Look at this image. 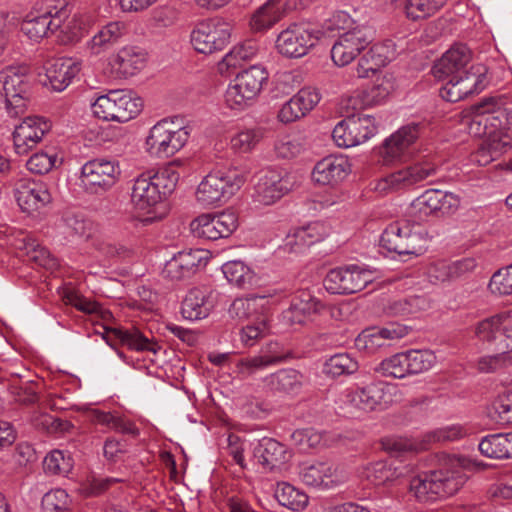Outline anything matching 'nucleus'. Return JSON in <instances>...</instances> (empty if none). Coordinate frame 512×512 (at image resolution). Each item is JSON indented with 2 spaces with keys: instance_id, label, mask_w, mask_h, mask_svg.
Listing matches in <instances>:
<instances>
[{
  "instance_id": "obj_61",
  "label": "nucleus",
  "mask_w": 512,
  "mask_h": 512,
  "mask_svg": "<svg viewBox=\"0 0 512 512\" xmlns=\"http://www.w3.org/2000/svg\"><path fill=\"white\" fill-rule=\"evenodd\" d=\"M509 365H512V355L507 351H499L495 355L481 357L477 368L483 373H493Z\"/></svg>"
},
{
  "instance_id": "obj_24",
  "label": "nucleus",
  "mask_w": 512,
  "mask_h": 512,
  "mask_svg": "<svg viewBox=\"0 0 512 512\" xmlns=\"http://www.w3.org/2000/svg\"><path fill=\"white\" fill-rule=\"evenodd\" d=\"M471 60L470 50L466 45L460 44L452 46L443 54L441 59L435 63L432 73L435 78L445 80L453 75H463L467 65Z\"/></svg>"
},
{
  "instance_id": "obj_62",
  "label": "nucleus",
  "mask_w": 512,
  "mask_h": 512,
  "mask_svg": "<svg viewBox=\"0 0 512 512\" xmlns=\"http://www.w3.org/2000/svg\"><path fill=\"white\" fill-rule=\"evenodd\" d=\"M257 52L256 46L253 42H245L241 45L234 47L223 58V63L228 67H237L241 61L251 59Z\"/></svg>"
},
{
  "instance_id": "obj_9",
  "label": "nucleus",
  "mask_w": 512,
  "mask_h": 512,
  "mask_svg": "<svg viewBox=\"0 0 512 512\" xmlns=\"http://www.w3.org/2000/svg\"><path fill=\"white\" fill-rule=\"evenodd\" d=\"M440 167L437 157L427 154L419 156L412 164L385 177L379 187L382 190H403L435 176Z\"/></svg>"
},
{
  "instance_id": "obj_2",
  "label": "nucleus",
  "mask_w": 512,
  "mask_h": 512,
  "mask_svg": "<svg viewBox=\"0 0 512 512\" xmlns=\"http://www.w3.org/2000/svg\"><path fill=\"white\" fill-rule=\"evenodd\" d=\"M178 179V174L170 169H163L153 174L142 173L134 180L132 186V204L138 210L149 212L174 191Z\"/></svg>"
},
{
  "instance_id": "obj_31",
  "label": "nucleus",
  "mask_w": 512,
  "mask_h": 512,
  "mask_svg": "<svg viewBox=\"0 0 512 512\" xmlns=\"http://www.w3.org/2000/svg\"><path fill=\"white\" fill-rule=\"evenodd\" d=\"M393 56L390 46L384 43L372 45L359 59L356 74L358 78H368L375 75L386 66Z\"/></svg>"
},
{
  "instance_id": "obj_38",
  "label": "nucleus",
  "mask_w": 512,
  "mask_h": 512,
  "mask_svg": "<svg viewBox=\"0 0 512 512\" xmlns=\"http://www.w3.org/2000/svg\"><path fill=\"white\" fill-rule=\"evenodd\" d=\"M410 468L395 461H378L371 464L367 469V478L374 485H384L398 478L406 476Z\"/></svg>"
},
{
  "instance_id": "obj_39",
  "label": "nucleus",
  "mask_w": 512,
  "mask_h": 512,
  "mask_svg": "<svg viewBox=\"0 0 512 512\" xmlns=\"http://www.w3.org/2000/svg\"><path fill=\"white\" fill-rule=\"evenodd\" d=\"M335 474L336 468L332 464L318 462L303 468L300 476L308 486L329 488L337 482L334 480Z\"/></svg>"
},
{
  "instance_id": "obj_41",
  "label": "nucleus",
  "mask_w": 512,
  "mask_h": 512,
  "mask_svg": "<svg viewBox=\"0 0 512 512\" xmlns=\"http://www.w3.org/2000/svg\"><path fill=\"white\" fill-rule=\"evenodd\" d=\"M36 10L43 17L48 18V21H51L53 29H61L62 32H65V29L69 27L66 25V20L70 15L67 0H42Z\"/></svg>"
},
{
  "instance_id": "obj_58",
  "label": "nucleus",
  "mask_w": 512,
  "mask_h": 512,
  "mask_svg": "<svg viewBox=\"0 0 512 512\" xmlns=\"http://www.w3.org/2000/svg\"><path fill=\"white\" fill-rule=\"evenodd\" d=\"M494 295L507 296L512 294V264L496 271L488 285Z\"/></svg>"
},
{
  "instance_id": "obj_46",
  "label": "nucleus",
  "mask_w": 512,
  "mask_h": 512,
  "mask_svg": "<svg viewBox=\"0 0 512 512\" xmlns=\"http://www.w3.org/2000/svg\"><path fill=\"white\" fill-rule=\"evenodd\" d=\"M47 19L35 10V12L29 13L21 23V31L31 40L37 41L47 36L49 32L53 33L58 30L53 29L51 21Z\"/></svg>"
},
{
  "instance_id": "obj_40",
  "label": "nucleus",
  "mask_w": 512,
  "mask_h": 512,
  "mask_svg": "<svg viewBox=\"0 0 512 512\" xmlns=\"http://www.w3.org/2000/svg\"><path fill=\"white\" fill-rule=\"evenodd\" d=\"M266 385L281 393L298 392L303 384V375L294 369H281L265 378Z\"/></svg>"
},
{
  "instance_id": "obj_17",
  "label": "nucleus",
  "mask_w": 512,
  "mask_h": 512,
  "mask_svg": "<svg viewBox=\"0 0 512 512\" xmlns=\"http://www.w3.org/2000/svg\"><path fill=\"white\" fill-rule=\"evenodd\" d=\"M460 206V198L454 193L428 189L411 204V212L420 220L429 215H451Z\"/></svg>"
},
{
  "instance_id": "obj_59",
  "label": "nucleus",
  "mask_w": 512,
  "mask_h": 512,
  "mask_svg": "<svg viewBox=\"0 0 512 512\" xmlns=\"http://www.w3.org/2000/svg\"><path fill=\"white\" fill-rule=\"evenodd\" d=\"M275 153L278 157L283 159H291L300 155L304 149L305 144L300 137L285 136L275 143Z\"/></svg>"
},
{
  "instance_id": "obj_1",
  "label": "nucleus",
  "mask_w": 512,
  "mask_h": 512,
  "mask_svg": "<svg viewBox=\"0 0 512 512\" xmlns=\"http://www.w3.org/2000/svg\"><path fill=\"white\" fill-rule=\"evenodd\" d=\"M470 461L462 456L442 455L440 467L412 479L411 490L420 501H435L454 495L465 484Z\"/></svg>"
},
{
  "instance_id": "obj_43",
  "label": "nucleus",
  "mask_w": 512,
  "mask_h": 512,
  "mask_svg": "<svg viewBox=\"0 0 512 512\" xmlns=\"http://www.w3.org/2000/svg\"><path fill=\"white\" fill-rule=\"evenodd\" d=\"M281 19V7L278 0H268L252 15L250 26L255 32H264L273 27Z\"/></svg>"
},
{
  "instance_id": "obj_6",
  "label": "nucleus",
  "mask_w": 512,
  "mask_h": 512,
  "mask_svg": "<svg viewBox=\"0 0 512 512\" xmlns=\"http://www.w3.org/2000/svg\"><path fill=\"white\" fill-rule=\"evenodd\" d=\"M26 66H10L0 73V91L5 97L6 110L11 117L23 115L30 99V76Z\"/></svg>"
},
{
  "instance_id": "obj_60",
  "label": "nucleus",
  "mask_w": 512,
  "mask_h": 512,
  "mask_svg": "<svg viewBox=\"0 0 512 512\" xmlns=\"http://www.w3.org/2000/svg\"><path fill=\"white\" fill-rule=\"evenodd\" d=\"M393 90V83L386 76H378L376 81L367 91H365V103L367 105H375L388 97Z\"/></svg>"
},
{
  "instance_id": "obj_25",
  "label": "nucleus",
  "mask_w": 512,
  "mask_h": 512,
  "mask_svg": "<svg viewBox=\"0 0 512 512\" xmlns=\"http://www.w3.org/2000/svg\"><path fill=\"white\" fill-rule=\"evenodd\" d=\"M350 163L343 156H327L316 163L312 171L313 180L321 185H336L350 173Z\"/></svg>"
},
{
  "instance_id": "obj_13",
  "label": "nucleus",
  "mask_w": 512,
  "mask_h": 512,
  "mask_svg": "<svg viewBox=\"0 0 512 512\" xmlns=\"http://www.w3.org/2000/svg\"><path fill=\"white\" fill-rule=\"evenodd\" d=\"M372 281L371 270L351 265L330 270L324 278V287L332 294H353L363 290Z\"/></svg>"
},
{
  "instance_id": "obj_29",
  "label": "nucleus",
  "mask_w": 512,
  "mask_h": 512,
  "mask_svg": "<svg viewBox=\"0 0 512 512\" xmlns=\"http://www.w3.org/2000/svg\"><path fill=\"white\" fill-rule=\"evenodd\" d=\"M287 182L273 170L263 172L255 186V201L262 205H272L287 193Z\"/></svg>"
},
{
  "instance_id": "obj_49",
  "label": "nucleus",
  "mask_w": 512,
  "mask_h": 512,
  "mask_svg": "<svg viewBox=\"0 0 512 512\" xmlns=\"http://www.w3.org/2000/svg\"><path fill=\"white\" fill-rule=\"evenodd\" d=\"M503 315H494L479 321L474 327L475 337L484 343L492 344L496 347L501 332Z\"/></svg>"
},
{
  "instance_id": "obj_33",
  "label": "nucleus",
  "mask_w": 512,
  "mask_h": 512,
  "mask_svg": "<svg viewBox=\"0 0 512 512\" xmlns=\"http://www.w3.org/2000/svg\"><path fill=\"white\" fill-rule=\"evenodd\" d=\"M258 462L270 471L280 468L290 458L287 448L272 438H263L254 449Z\"/></svg>"
},
{
  "instance_id": "obj_10",
  "label": "nucleus",
  "mask_w": 512,
  "mask_h": 512,
  "mask_svg": "<svg viewBox=\"0 0 512 512\" xmlns=\"http://www.w3.org/2000/svg\"><path fill=\"white\" fill-rule=\"evenodd\" d=\"M268 79L265 68L253 65L237 74L225 94V100L232 109H243L261 91L263 83Z\"/></svg>"
},
{
  "instance_id": "obj_19",
  "label": "nucleus",
  "mask_w": 512,
  "mask_h": 512,
  "mask_svg": "<svg viewBox=\"0 0 512 512\" xmlns=\"http://www.w3.org/2000/svg\"><path fill=\"white\" fill-rule=\"evenodd\" d=\"M50 129V122L43 117L28 116L24 118L13 131L15 152L19 155L27 154L42 141Z\"/></svg>"
},
{
  "instance_id": "obj_23",
  "label": "nucleus",
  "mask_w": 512,
  "mask_h": 512,
  "mask_svg": "<svg viewBox=\"0 0 512 512\" xmlns=\"http://www.w3.org/2000/svg\"><path fill=\"white\" fill-rule=\"evenodd\" d=\"M204 254L205 252L201 249L178 252L165 263L162 270L163 277L171 281H180L191 277L205 259Z\"/></svg>"
},
{
  "instance_id": "obj_14",
  "label": "nucleus",
  "mask_w": 512,
  "mask_h": 512,
  "mask_svg": "<svg viewBox=\"0 0 512 512\" xmlns=\"http://www.w3.org/2000/svg\"><path fill=\"white\" fill-rule=\"evenodd\" d=\"M377 130L375 118L370 115L348 116L334 127L332 138L338 147L349 148L366 142Z\"/></svg>"
},
{
  "instance_id": "obj_34",
  "label": "nucleus",
  "mask_w": 512,
  "mask_h": 512,
  "mask_svg": "<svg viewBox=\"0 0 512 512\" xmlns=\"http://www.w3.org/2000/svg\"><path fill=\"white\" fill-rule=\"evenodd\" d=\"M211 292L206 288L195 287L189 290L181 306V313L185 319L200 320L206 318L213 303L210 301Z\"/></svg>"
},
{
  "instance_id": "obj_8",
  "label": "nucleus",
  "mask_w": 512,
  "mask_h": 512,
  "mask_svg": "<svg viewBox=\"0 0 512 512\" xmlns=\"http://www.w3.org/2000/svg\"><path fill=\"white\" fill-rule=\"evenodd\" d=\"M142 100L123 90H112L92 104L93 114L105 121L127 122L142 110Z\"/></svg>"
},
{
  "instance_id": "obj_63",
  "label": "nucleus",
  "mask_w": 512,
  "mask_h": 512,
  "mask_svg": "<svg viewBox=\"0 0 512 512\" xmlns=\"http://www.w3.org/2000/svg\"><path fill=\"white\" fill-rule=\"evenodd\" d=\"M25 249L27 250V254L30 256V259L35 261L38 265L45 268H53L57 266L56 259L51 256L50 252L45 247L38 244L36 240L29 238L25 245Z\"/></svg>"
},
{
  "instance_id": "obj_3",
  "label": "nucleus",
  "mask_w": 512,
  "mask_h": 512,
  "mask_svg": "<svg viewBox=\"0 0 512 512\" xmlns=\"http://www.w3.org/2000/svg\"><path fill=\"white\" fill-rule=\"evenodd\" d=\"M245 177L237 169L211 172L198 185L196 199L203 207L227 201L244 184Z\"/></svg>"
},
{
  "instance_id": "obj_47",
  "label": "nucleus",
  "mask_w": 512,
  "mask_h": 512,
  "mask_svg": "<svg viewBox=\"0 0 512 512\" xmlns=\"http://www.w3.org/2000/svg\"><path fill=\"white\" fill-rule=\"evenodd\" d=\"M427 307L428 301L425 297L410 296L389 302L385 307V312L389 316H409L425 310Z\"/></svg>"
},
{
  "instance_id": "obj_32",
  "label": "nucleus",
  "mask_w": 512,
  "mask_h": 512,
  "mask_svg": "<svg viewBox=\"0 0 512 512\" xmlns=\"http://www.w3.org/2000/svg\"><path fill=\"white\" fill-rule=\"evenodd\" d=\"M270 305V297L253 294L248 297L236 298L229 307V315L233 319L246 320L251 317L259 319L266 315Z\"/></svg>"
},
{
  "instance_id": "obj_16",
  "label": "nucleus",
  "mask_w": 512,
  "mask_h": 512,
  "mask_svg": "<svg viewBox=\"0 0 512 512\" xmlns=\"http://www.w3.org/2000/svg\"><path fill=\"white\" fill-rule=\"evenodd\" d=\"M420 242V235L413 232L408 221L389 224L380 237V246L398 255H420L423 250Z\"/></svg>"
},
{
  "instance_id": "obj_48",
  "label": "nucleus",
  "mask_w": 512,
  "mask_h": 512,
  "mask_svg": "<svg viewBox=\"0 0 512 512\" xmlns=\"http://www.w3.org/2000/svg\"><path fill=\"white\" fill-rule=\"evenodd\" d=\"M222 271L226 279L239 288H246L253 283L254 272L242 261H229L222 266Z\"/></svg>"
},
{
  "instance_id": "obj_4",
  "label": "nucleus",
  "mask_w": 512,
  "mask_h": 512,
  "mask_svg": "<svg viewBox=\"0 0 512 512\" xmlns=\"http://www.w3.org/2000/svg\"><path fill=\"white\" fill-rule=\"evenodd\" d=\"M507 97L497 95L485 97L473 106L474 117L470 130L475 135H491L511 124L512 114L506 107Z\"/></svg>"
},
{
  "instance_id": "obj_56",
  "label": "nucleus",
  "mask_w": 512,
  "mask_h": 512,
  "mask_svg": "<svg viewBox=\"0 0 512 512\" xmlns=\"http://www.w3.org/2000/svg\"><path fill=\"white\" fill-rule=\"evenodd\" d=\"M376 371L381 373L382 376L392 378H404L409 375L405 352L384 359Z\"/></svg>"
},
{
  "instance_id": "obj_37",
  "label": "nucleus",
  "mask_w": 512,
  "mask_h": 512,
  "mask_svg": "<svg viewBox=\"0 0 512 512\" xmlns=\"http://www.w3.org/2000/svg\"><path fill=\"white\" fill-rule=\"evenodd\" d=\"M479 451L488 458H512V432L485 436L479 443Z\"/></svg>"
},
{
  "instance_id": "obj_44",
  "label": "nucleus",
  "mask_w": 512,
  "mask_h": 512,
  "mask_svg": "<svg viewBox=\"0 0 512 512\" xmlns=\"http://www.w3.org/2000/svg\"><path fill=\"white\" fill-rule=\"evenodd\" d=\"M275 497L280 505L292 510L301 511L308 504V496L288 483L278 484Z\"/></svg>"
},
{
  "instance_id": "obj_15",
  "label": "nucleus",
  "mask_w": 512,
  "mask_h": 512,
  "mask_svg": "<svg viewBox=\"0 0 512 512\" xmlns=\"http://www.w3.org/2000/svg\"><path fill=\"white\" fill-rule=\"evenodd\" d=\"M373 41L370 29L356 25L352 30L339 34L331 49V58L337 66L350 64Z\"/></svg>"
},
{
  "instance_id": "obj_27",
  "label": "nucleus",
  "mask_w": 512,
  "mask_h": 512,
  "mask_svg": "<svg viewBox=\"0 0 512 512\" xmlns=\"http://www.w3.org/2000/svg\"><path fill=\"white\" fill-rule=\"evenodd\" d=\"M408 334V328L404 325L391 323L381 329H367L363 331L355 340L358 349L373 353L378 348L386 345V340H394L405 337Z\"/></svg>"
},
{
  "instance_id": "obj_53",
  "label": "nucleus",
  "mask_w": 512,
  "mask_h": 512,
  "mask_svg": "<svg viewBox=\"0 0 512 512\" xmlns=\"http://www.w3.org/2000/svg\"><path fill=\"white\" fill-rule=\"evenodd\" d=\"M358 369V363L347 353L331 356L324 365V372L332 377L352 374Z\"/></svg>"
},
{
  "instance_id": "obj_18",
  "label": "nucleus",
  "mask_w": 512,
  "mask_h": 512,
  "mask_svg": "<svg viewBox=\"0 0 512 512\" xmlns=\"http://www.w3.org/2000/svg\"><path fill=\"white\" fill-rule=\"evenodd\" d=\"M422 126L419 123H411L401 127L389 138L381 148L380 154L386 164L397 160H403L412 154L413 145L421 134Z\"/></svg>"
},
{
  "instance_id": "obj_51",
  "label": "nucleus",
  "mask_w": 512,
  "mask_h": 512,
  "mask_svg": "<svg viewBox=\"0 0 512 512\" xmlns=\"http://www.w3.org/2000/svg\"><path fill=\"white\" fill-rule=\"evenodd\" d=\"M489 416L498 425L512 424V391H505L495 398Z\"/></svg>"
},
{
  "instance_id": "obj_30",
  "label": "nucleus",
  "mask_w": 512,
  "mask_h": 512,
  "mask_svg": "<svg viewBox=\"0 0 512 512\" xmlns=\"http://www.w3.org/2000/svg\"><path fill=\"white\" fill-rule=\"evenodd\" d=\"M447 83L440 89V96L448 102H458L477 91L479 75L464 71L463 75L448 77Z\"/></svg>"
},
{
  "instance_id": "obj_42",
  "label": "nucleus",
  "mask_w": 512,
  "mask_h": 512,
  "mask_svg": "<svg viewBox=\"0 0 512 512\" xmlns=\"http://www.w3.org/2000/svg\"><path fill=\"white\" fill-rule=\"evenodd\" d=\"M127 33V25L124 22H110L104 26L90 41V47L94 54H99L110 45L116 43Z\"/></svg>"
},
{
  "instance_id": "obj_50",
  "label": "nucleus",
  "mask_w": 512,
  "mask_h": 512,
  "mask_svg": "<svg viewBox=\"0 0 512 512\" xmlns=\"http://www.w3.org/2000/svg\"><path fill=\"white\" fill-rule=\"evenodd\" d=\"M74 461L69 452L52 450L43 461L45 473L50 475H67L73 468Z\"/></svg>"
},
{
  "instance_id": "obj_7",
  "label": "nucleus",
  "mask_w": 512,
  "mask_h": 512,
  "mask_svg": "<svg viewBox=\"0 0 512 512\" xmlns=\"http://www.w3.org/2000/svg\"><path fill=\"white\" fill-rule=\"evenodd\" d=\"M189 136L187 127L163 119L150 129L146 139L147 151L157 158L171 157L184 147Z\"/></svg>"
},
{
  "instance_id": "obj_5",
  "label": "nucleus",
  "mask_w": 512,
  "mask_h": 512,
  "mask_svg": "<svg viewBox=\"0 0 512 512\" xmlns=\"http://www.w3.org/2000/svg\"><path fill=\"white\" fill-rule=\"evenodd\" d=\"M322 32L311 24L294 22L283 29L275 40L278 54L287 59H298L307 55L319 42Z\"/></svg>"
},
{
  "instance_id": "obj_64",
  "label": "nucleus",
  "mask_w": 512,
  "mask_h": 512,
  "mask_svg": "<svg viewBox=\"0 0 512 512\" xmlns=\"http://www.w3.org/2000/svg\"><path fill=\"white\" fill-rule=\"evenodd\" d=\"M57 160L56 154L39 152L32 155L27 163V169L34 174H45L51 171Z\"/></svg>"
},
{
  "instance_id": "obj_26",
  "label": "nucleus",
  "mask_w": 512,
  "mask_h": 512,
  "mask_svg": "<svg viewBox=\"0 0 512 512\" xmlns=\"http://www.w3.org/2000/svg\"><path fill=\"white\" fill-rule=\"evenodd\" d=\"M328 235L329 229L323 222H310L294 228L286 237L285 247L290 252L298 253L322 241Z\"/></svg>"
},
{
  "instance_id": "obj_22",
  "label": "nucleus",
  "mask_w": 512,
  "mask_h": 512,
  "mask_svg": "<svg viewBox=\"0 0 512 512\" xmlns=\"http://www.w3.org/2000/svg\"><path fill=\"white\" fill-rule=\"evenodd\" d=\"M14 196L23 212L33 213L51 201L46 185L30 179H20L14 188Z\"/></svg>"
},
{
  "instance_id": "obj_20",
  "label": "nucleus",
  "mask_w": 512,
  "mask_h": 512,
  "mask_svg": "<svg viewBox=\"0 0 512 512\" xmlns=\"http://www.w3.org/2000/svg\"><path fill=\"white\" fill-rule=\"evenodd\" d=\"M324 308L323 303L308 290H299L292 297L288 309L283 312V321L294 327L302 326L317 315Z\"/></svg>"
},
{
  "instance_id": "obj_45",
  "label": "nucleus",
  "mask_w": 512,
  "mask_h": 512,
  "mask_svg": "<svg viewBox=\"0 0 512 512\" xmlns=\"http://www.w3.org/2000/svg\"><path fill=\"white\" fill-rule=\"evenodd\" d=\"M447 0H406L404 11L412 21L424 20L437 13Z\"/></svg>"
},
{
  "instance_id": "obj_11",
  "label": "nucleus",
  "mask_w": 512,
  "mask_h": 512,
  "mask_svg": "<svg viewBox=\"0 0 512 512\" xmlns=\"http://www.w3.org/2000/svg\"><path fill=\"white\" fill-rule=\"evenodd\" d=\"M120 174L121 170L117 162L105 158H95L82 166L81 186L87 193L102 194L117 183Z\"/></svg>"
},
{
  "instance_id": "obj_54",
  "label": "nucleus",
  "mask_w": 512,
  "mask_h": 512,
  "mask_svg": "<svg viewBox=\"0 0 512 512\" xmlns=\"http://www.w3.org/2000/svg\"><path fill=\"white\" fill-rule=\"evenodd\" d=\"M405 356L409 375L428 371L436 362V356L430 350H409Z\"/></svg>"
},
{
  "instance_id": "obj_52",
  "label": "nucleus",
  "mask_w": 512,
  "mask_h": 512,
  "mask_svg": "<svg viewBox=\"0 0 512 512\" xmlns=\"http://www.w3.org/2000/svg\"><path fill=\"white\" fill-rule=\"evenodd\" d=\"M217 227L215 218L211 214H202L190 223V230L195 237L212 241L221 238Z\"/></svg>"
},
{
  "instance_id": "obj_57",
  "label": "nucleus",
  "mask_w": 512,
  "mask_h": 512,
  "mask_svg": "<svg viewBox=\"0 0 512 512\" xmlns=\"http://www.w3.org/2000/svg\"><path fill=\"white\" fill-rule=\"evenodd\" d=\"M72 500L68 493L60 488L52 489L44 494L42 498L43 512H67L70 509Z\"/></svg>"
},
{
  "instance_id": "obj_36",
  "label": "nucleus",
  "mask_w": 512,
  "mask_h": 512,
  "mask_svg": "<svg viewBox=\"0 0 512 512\" xmlns=\"http://www.w3.org/2000/svg\"><path fill=\"white\" fill-rule=\"evenodd\" d=\"M346 397L352 406L364 411H372L382 404L385 393L382 383H370L349 392Z\"/></svg>"
},
{
  "instance_id": "obj_12",
  "label": "nucleus",
  "mask_w": 512,
  "mask_h": 512,
  "mask_svg": "<svg viewBox=\"0 0 512 512\" xmlns=\"http://www.w3.org/2000/svg\"><path fill=\"white\" fill-rule=\"evenodd\" d=\"M230 25L220 18L202 20L196 24L190 35L193 48L203 54L223 50L231 36Z\"/></svg>"
},
{
  "instance_id": "obj_21",
  "label": "nucleus",
  "mask_w": 512,
  "mask_h": 512,
  "mask_svg": "<svg viewBox=\"0 0 512 512\" xmlns=\"http://www.w3.org/2000/svg\"><path fill=\"white\" fill-rule=\"evenodd\" d=\"M147 63L146 51L138 46L127 45L109 58V65L118 78H129L138 74Z\"/></svg>"
},
{
  "instance_id": "obj_28",
  "label": "nucleus",
  "mask_w": 512,
  "mask_h": 512,
  "mask_svg": "<svg viewBox=\"0 0 512 512\" xmlns=\"http://www.w3.org/2000/svg\"><path fill=\"white\" fill-rule=\"evenodd\" d=\"M45 76L51 88L55 91H63L79 73L80 67L69 58H53L44 65Z\"/></svg>"
},
{
  "instance_id": "obj_55",
  "label": "nucleus",
  "mask_w": 512,
  "mask_h": 512,
  "mask_svg": "<svg viewBox=\"0 0 512 512\" xmlns=\"http://www.w3.org/2000/svg\"><path fill=\"white\" fill-rule=\"evenodd\" d=\"M262 138V128L245 129L232 137L231 147L238 153H248L258 145Z\"/></svg>"
},
{
  "instance_id": "obj_35",
  "label": "nucleus",
  "mask_w": 512,
  "mask_h": 512,
  "mask_svg": "<svg viewBox=\"0 0 512 512\" xmlns=\"http://www.w3.org/2000/svg\"><path fill=\"white\" fill-rule=\"evenodd\" d=\"M104 339L111 346L113 345V341H119L122 345H126L131 350L156 352L150 340L135 327L130 329L120 327L105 328Z\"/></svg>"
}]
</instances>
